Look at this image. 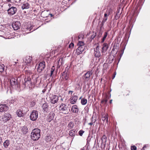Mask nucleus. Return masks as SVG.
<instances>
[{"mask_svg": "<svg viewBox=\"0 0 150 150\" xmlns=\"http://www.w3.org/2000/svg\"><path fill=\"white\" fill-rule=\"evenodd\" d=\"M59 110L64 114L67 113V108L65 104L62 103L59 107Z\"/></svg>", "mask_w": 150, "mask_h": 150, "instance_id": "6e6552de", "label": "nucleus"}, {"mask_svg": "<svg viewBox=\"0 0 150 150\" xmlns=\"http://www.w3.org/2000/svg\"><path fill=\"white\" fill-rule=\"evenodd\" d=\"M29 4L28 3H25L23 4L22 6V8L23 9H27L29 8Z\"/></svg>", "mask_w": 150, "mask_h": 150, "instance_id": "a878e982", "label": "nucleus"}, {"mask_svg": "<svg viewBox=\"0 0 150 150\" xmlns=\"http://www.w3.org/2000/svg\"><path fill=\"white\" fill-rule=\"evenodd\" d=\"M71 110L74 113H77L79 111V109L77 105H74L72 107Z\"/></svg>", "mask_w": 150, "mask_h": 150, "instance_id": "a211bd4d", "label": "nucleus"}, {"mask_svg": "<svg viewBox=\"0 0 150 150\" xmlns=\"http://www.w3.org/2000/svg\"><path fill=\"white\" fill-rule=\"evenodd\" d=\"M11 118V116L10 114L9 113H5L2 116V120L4 122H6L7 121L9 120Z\"/></svg>", "mask_w": 150, "mask_h": 150, "instance_id": "f8f14e48", "label": "nucleus"}, {"mask_svg": "<svg viewBox=\"0 0 150 150\" xmlns=\"http://www.w3.org/2000/svg\"><path fill=\"white\" fill-rule=\"evenodd\" d=\"M32 30V31H33V30Z\"/></svg>", "mask_w": 150, "mask_h": 150, "instance_id": "338daca9", "label": "nucleus"}, {"mask_svg": "<svg viewBox=\"0 0 150 150\" xmlns=\"http://www.w3.org/2000/svg\"><path fill=\"white\" fill-rule=\"evenodd\" d=\"M84 132V131H82V130H80L79 132V134L80 136H82Z\"/></svg>", "mask_w": 150, "mask_h": 150, "instance_id": "a19ab883", "label": "nucleus"}, {"mask_svg": "<svg viewBox=\"0 0 150 150\" xmlns=\"http://www.w3.org/2000/svg\"><path fill=\"white\" fill-rule=\"evenodd\" d=\"M87 100L85 98H83L81 99V103L82 105H85L87 103Z\"/></svg>", "mask_w": 150, "mask_h": 150, "instance_id": "c756f323", "label": "nucleus"}, {"mask_svg": "<svg viewBox=\"0 0 150 150\" xmlns=\"http://www.w3.org/2000/svg\"><path fill=\"white\" fill-rule=\"evenodd\" d=\"M11 6V4H8V6L9 7H10Z\"/></svg>", "mask_w": 150, "mask_h": 150, "instance_id": "bf43d9fd", "label": "nucleus"}, {"mask_svg": "<svg viewBox=\"0 0 150 150\" xmlns=\"http://www.w3.org/2000/svg\"><path fill=\"white\" fill-rule=\"evenodd\" d=\"M107 35H108V32H105L104 34V35L103 38H102V40L101 41L102 42H104L105 39L106 38Z\"/></svg>", "mask_w": 150, "mask_h": 150, "instance_id": "2f4dec72", "label": "nucleus"}, {"mask_svg": "<svg viewBox=\"0 0 150 150\" xmlns=\"http://www.w3.org/2000/svg\"><path fill=\"white\" fill-rule=\"evenodd\" d=\"M74 44L71 43L69 45V48H72L74 46Z\"/></svg>", "mask_w": 150, "mask_h": 150, "instance_id": "79ce46f5", "label": "nucleus"}, {"mask_svg": "<svg viewBox=\"0 0 150 150\" xmlns=\"http://www.w3.org/2000/svg\"><path fill=\"white\" fill-rule=\"evenodd\" d=\"M85 46H82V47H78V48H79V49L81 50V51H82L83 52L84 51V50L85 48Z\"/></svg>", "mask_w": 150, "mask_h": 150, "instance_id": "58836bf2", "label": "nucleus"}, {"mask_svg": "<svg viewBox=\"0 0 150 150\" xmlns=\"http://www.w3.org/2000/svg\"><path fill=\"white\" fill-rule=\"evenodd\" d=\"M42 108L44 112H47L49 108L48 104L47 103H43L42 106Z\"/></svg>", "mask_w": 150, "mask_h": 150, "instance_id": "4468645a", "label": "nucleus"}, {"mask_svg": "<svg viewBox=\"0 0 150 150\" xmlns=\"http://www.w3.org/2000/svg\"><path fill=\"white\" fill-rule=\"evenodd\" d=\"M10 82L11 85L13 88H16L20 86V84L18 82L17 79L14 78H11L10 80Z\"/></svg>", "mask_w": 150, "mask_h": 150, "instance_id": "f03ea898", "label": "nucleus"}, {"mask_svg": "<svg viewBox=\"0 0 150 150\" xmlns=\"http://www.w3.org/2000/svg\"><path fill=\"white\" fill-rule=\"evenodd\" d=\"M102 142L105 144H106L107 141V137L105 135H103L101 138Z\"/></svg>", "mask_w": 150, "mask_h": 150, "instance_id": "bb28decb", "label": "nucleus"}, {"mask_svg": "<svg viewBox=\"0 0 150 150\" xmlns=\"http://www.w3.org/2000/svg\"><path fill=\"white\" fill-rule=\"evenodd\" d=\"M116 73L115 72L114 74H113V76H112V79H113L115 77V76L116 75Z\"/></svg>", "mask_w": 150, "mask_h": 150, "instance_id": "8fccbe9b", "label": "nucleus"}, {"mask_svg": "<svg viewBox=\"0 0 150 150\" xmlns=\"http://www.w3.org/2000/svg\"><path fill=\"white\" fill-rule=\"evenodd\" d=\"M38 116V112L35 110L33 111L30 115V118L31 120L32 121L36 120Z\"/></svg>", "mask_w": 150, "mask_h": 150, "instance_id": "423d86ee", "label": "nucleus"}, {"mask_svg": "<svg viewBox=\"0 0 150 150\" xmlns=\"http://www.w3.org/2000/svg\"><path fill=\"white\" fill-rule=\"evenodd\" d=\"M9 144V142L8 140H6L4 143V146L5 147H7Z\"/></svg>", "mask_w": 150, "mask_h": 150, "instance_id": "c85d7f7f", "label": "nucleus"}, {"mask_svg": "<svg viewBox=\"0 0 150 150\" xmlns=\"http://www.w3.org/2000/svg\"><path fill=\"white\" fill-rule=\"evenodd\" d=\"M91 122L94 124L95 123L96 121V120L95 119H94V117L93 116L92 118H91Z\"/></svg>", "mask_w": 150, "mask_h": 150, "instance_id": "4c0bfd02", "label": "nucleus"}, {"mask_svg": "<svg viewBox=\"0 0 150 150\" xmlns=\"http://www.w3.org/2000/svg\"><path fill=\"white\" fill-rule=\"evenodd\" d=\"M79 38H80L79 35L78 36Z\"/></svg>", "mask_w": 150, "mask_h": 150, "instance_id": "e2e57ef3", "label": "nucleus"}, {"mask_svg": "<svg viewBox=\"0 0 150 150\" xmlns=\"http://www.w3.org/2000/svg\"><path fill=\"white\" fill-rule=\"evenodd\" d=\"M12 26L15 30H17L20 28L21 27V23L19 21L13 22L12 23Z\"/></svg>", "mask_w": 150, "mask_h": 150, "instance_id": "9d476101", "label": "nucleus"}, {"mask_svg": "<svg viewBox=\"0 0 150 150\" xmlns=\"http://www.w3.org/2000/svg\"><path fill=\"white\" fill-rule=\"evenodd\" d=\"M25 87H29L31 86L32 81L31 79L25 78L24 79V83Z\"/></svg>", "mask_w": 150, "mask_h": 150, "instance_id": "9b49d317", "label": "nucleus"}, {"mask_svg": "<svg viewBox=\"0 0 150 150\" xmlns=\"http://www.w3.org/2000/svg\"><path fill=\"white\" fill-rule=\"evenodd\" d=\"M25 71V78H30L31 79L33 78V74L30 70H26Z\"/></svg>", "mask_w": 150, "mask_h": 150, "instance_id": "ddd939ff", "label": "nucleus"}, {"mask_svg": "<svg viewBox=\"0 0 150 150\" xmlns=\"http://www.w3.org/2000/svg\"><path fill=\"white\" fill-rule=\"evenodd\" d=\"M16 100H10V103H11L14 104H15V102Z\"/></svg>", "mask_w": 150, "mask_h": 150, "instance_id": "c03bdc74", "label": "nucleus"}, {"mask_svg": "<svg viewBox=\"0 0 150 150\" xmlns=\"http://www.w3.org/2000/svg\"><path fill=\"white\" fill-rule=\"evenodd\" d=\"M96 35V33H93V34L91 36L90 38V40H92L95 37Z\"/></svg>", "mask_w": 150, "mask_h": 150, "instance_id": "c9c22d12", "label": "nucleus"}, {"mask_svg": "<svg viewBox=\"0 0 150 150\" xmlns=\"http://www.w3.org/2000/svg\"><path fill=\"white\" fill-rule=\"evenodd\" d=\"M32 60V57L30 56H27L23 59V62H25L26 65L30 63Z\"/></svg>", "mask_w": 150, "mask_h": 150, "instance_id": "dca6fc26", "label": "nucleus"}, {"mask_svg": "<svg viewBox=\"0 0 150 150\" xmlns=\"http://www.w3.org/2000/svg\"><path fill=\"white\" fill-rule=\"evenodd\" d=\"M115 18L116 19H117L119 18V17H118V15L117 13L116 14L115 16Z\"/></svg>", "mask_w": 150, "mask_h": 150, "instance_id": "09e8293b", "label": "nucleus"}, {"mask_svg": "<svg viewBox=\"0 0 150 150\" xmlns=\"http://www.w3.org/2000/svg\"><path fill=\"white\" fill-rule=\"evenodd\" d=\"M48 12L47 11H43L41 13V16L44 18L45 17H48L47 15V16H45V14H46Z\"/></svg>", "mask_w": 150, "mask_h": 150, "instance_id": "e433bc0d", "label": "nucleus"}, {"mask_svg": "<svg viewBox=\"0 0 150 150\" xmlns=\"http://www.w3.org/2000/svg\"><path fill=\"white\" fill-rule=\"evenodd\" d=\"M92 70H91L88 71L83 75L84 80L85 81H87L90 79V77L93 74Z\"/></svg>", "mask_w": 150, "mask_h": 150, "instance_id": "1a4fd4ad", "label": "nucleus"}, {"mask_svg": "<svg viewBox=\"0 0 150 150\" xmlns=\"http://www.w3.org/2000/svg\"><path fill=\"white\" fill-rule=\"evenodd\" d=\"M107 17H104L103 20V23L105 22L107 20Z\"/></svg>", "mask_w": 150, "mask_h": 150, "instance_id": "a18cd8bd", "label": "nucleus"}, {"mask_svg": "<svg viewBox=\"0 0 150 150\" xmlns=\"http://www.w3.org/2000/svg\"><path fill=\"white\" fill-rule=\"evenodd\" d=\"M10 1H11L10 0H8V2H10Z\"/></svg>", "mask_w": 150, "mask_h": 150, "instance_id": "680f3d73", "label": "nucleus"}, {"mask_svg": "<svg viewBox=\"0 0 150 150\" xmlns=\"http://www.w3.org/2000/svg\"><path fill=\"white\" fill-rule=\"evenodd\" d=\"M99 48L98 45L97 46L96 48L94 49V54L96 57H99L100 56V53L99 51Z\"/></svg>", "mask_w": 150, "mask_h": 150, "instance_id": "2eb2a0df", "label": "nucleus"}, {"mask_svg": "<svg viewBox=\"0 0 150 150\" xmlns=\"http://www.w3.org/2000/svg\"><path fill=\"white\" fill-rule=\"evenodd\" d=\"M94 124L93 123L91 122L90 123H89L88 124L89 125H90L91 126L92 125H93Z\"/></svg>", "mask_w": 150, "mask_h": 150, "instance_id": "603ef678", "label": "nucleus"}, {"mask_svg": "<svg viewBox=\"0 0 150 150\" xmlns=\"http://www.w3.org/2000/svg\"><path fill=\"white\" fill-rule=\"evenodd\" d=\"M4 65L0 63V72H2L4 70Z\"/></svg>", "mask_w": 150, "mask_h": 150, "instance_id": "cd10ccee", "label": "nucleus"}, {"mask_svg": "<svg viewBox=\"0 0 150 150\" xmlns=\"http://www.w3.org/2000/svg\"><path fill=\"white\" fill-rule=\"evenodd\" d=\"M108 16V15L107 13H105L104 15V17H107Z\"/></svg>", "mask_w": 150, "mask_h": 150, "instance_id": "3c124183", "label": "nucleus"}, {"mask_svg": "<svg viewBox=\"0 0 150 150\" xmlns=\"http://www.w3.org/2000/svg\"><path fill=\"white\" fill-rule=\"evenodd\" d=\"M77 131L75 129L71 130L69 132V134L70 136L73 137L74 136L76 133Z\"/></svg>", "mask_w": 150, "mask_h": 150, "instance_id": "b1692460", "label": "nucleus"}, {"mask_svg": "<svg viewBox=\"0 0 150 150\" xmlns=\"http://www.w3.org/2000/svg\"><path fill=\"white\" fill-rule=\"evenodd\" d=\"M74 124L73 122H70L67 125V129L68 130L71 129L74 127Z\"/></svg>", "mask_w": 150, "mask_h": 150, "instance_id": "393cba45", "label": "nucleus"}, {"mask_svg": "<svg viewBox=\"0 0 150 150\" xmlns=\"http://www.w3.org/2000/svg\"><path fill=\"white\" fill-rule=\"evenodd\" d=\"M50 15H51V17L52 16V14H50Z\"/></svg>", "mask_w": 150, "mask_h": 150, "instance_id": "052dcab7", "label": "nucleus"}, {"mask_svg": "<svg viewBox=\"0 0 150 150\" xmlns=\"http://www.w3.org/2000/svg\"><path fill=\"white\" fill-rule=\"evenodd\" d=\"M108 48V44L107 43H105L103 45L102 47V52H103L104 51H106Z\"/></svg>", "mask_w": 150, "mask_h": 150, "instance_id": "5701e85b", "label": "nucleus"}, {"mask_svg": "<svg viewBox=\"0 0 150 150\" xmlns=\"http://www.w3.org/2000/svg\"><path fill=\"white\" fill-rule=\"evenodd\" d=\"M22 110H17L16 114L17 116L19 117H21L23 116L24 113H25L28 111V108L24 107L22 108Z\"/></svg>", "mask_w": 150, "mask_h": 150, "instance_id": "39448f33", "label": "nucleus"}, {"mask_svg": "<svg viewBox=\"0 0 150 150\" xmlns=\"http://www.w3.org/2000/svg\"><path fill=\"white\" fill-rule=\"evenodd\" d=\"M108 101V100L106 99H103L101 102V103L104 102L106 104Z\"/></svg>", "mask_w": 150, "mask_h": 150, "instance_id": "37998d69", "label": "nucleus"}, {"mask_svg": "<svg viewBox=\"0 0 150 150\" xmlns=\"http://www.w3.org/2000/svg\"><path fill=\"white\" fill-rule=\"evenodd\" d=\"M21 132L23 134H25L28 132V129L27 127L23 126L21 128Z\"/></svg>", "mask_w": 150, "mask_h": 150, "instance_id": "4be33fe9", "label": "nucleus"}, {"mask_svg": "<svg viewBox=\"0 0 150 150\" xmlns=\"http://www.w3.org/2000/svg\"><path fill=\"white\" fill-rule=\"evenodd\" d=\"M55 68L54 66L52 67L50 70V76L52 77Z\"/></svg>", "mask_w": 150, "mask_h": 150, "instance_id": "72a5a7b5", "label": "nucleus"}, {"mask_svg": "<svg viewBox=\"0 0 150 150\" xmlns=\"http://www.w3.org/2000/svg\"><path fill=\"white\" fill-rule=\"evenodd\" d=\"M110 10H109V11H107L106 12L108 14V15H109L110 14Z\"/></svg>", "mask_w": 150, "mask_h": 150, "instance_id": "de8ad7c7", "label": "nucleus"}, {"mask_svg": "<svg viewBox=\"0 0 150 150\" xmlns=\"http://www.w3.org/2000/svg\"><path fill=\"white\" fill-rule=\"evenodd\" d=\"M40 130L38 128L33 129L31 134V139L34 141L38 140L40 136Z\"/></svg>", "mask_w": 150, "mask_h": 150, "instance_id": "f257e3e1", "label": "nucleus"}, {"mask_svg": "<svg viewBox=\"0 0 150 150\" xmlns=\"http://www.w3.org/2000/svg\"><path fill=\"white\" fill-rule=\"evenodd\" d=\"M33 28V27L32 25V26H30V27L28 28H27V29H29V31H30Z\"/></svg>", "mask_w": 150, "mask_h": 150, "instance_id": "49530a36", "label": "nucleus"}, {"mask_svg": "<svg viewBox=\"0 0 150 150\" xmlns=\"http://www.w3.org/2000/svg\"><path fill=\"white\" fill-rule=\"evenodd\" d=\"M131 150H136L137 147L135 146H131Z\"/></svg>", "mask_w": 150, "mask_h": 150, "instance_id": "ea45409f", "label": "nucleus"}, {"mask_svg": "<svg viewBox=\"0 0 150 150\" xmlns=\"http://www.w3.org/2000/svg\"><path fill=\"white\" fill-rule=\"evenodd\" d=\"M73 92V91H69V93H71V94H72V93Z\"/></svg>", "mask_w": 150, "mask_h": 150, "instance_id": "864d4df0", "label": "nucleus"}, {"mask_svg": "<svg viewBox=\"0 0 150 150\" xmlns=\"http://www.w3.org/2000/svg\"><path fill=\"white\" fill-rule=\"evenodd\" d=\"M52 139L51 135H49L46 137V140L47 142H49L51 141Z\"/></svg>", "mask_w": 150, "mask_h": 150, "instance_id": "7c9ffc66", "label": "nucleus"}, {"mask_svg": "<svg viewBox=\"0 0 150 150\" xmlns=\"http://www.w3.org/2000/svg\"><path fill=\"white\" fill-rule=\"evenodd\" d=\"M62 78L65 80H68L69 76V73L68 71H65L62 73Z\"/></svg>", "mask_w": 150, "mask_h": 150, "instance_id": "aec40b11", "label": "nucleus"}, {"mask_svg": "<svg viewBox=\"0 0 150 150\" xmlns=\"http://www.w3.org/2000/svg\"><path fill=\"white\" fill-rule=\"evenodd\" d=\"M146 145H145L144 146H143L142 148V150L143 149L144 150V149L145 147H146Z\"/></svg>", "mask_w": 150, "mask_h": 150, "instance_id": "4d7b16f0", "label": "nucleus"}, {"mask_svg": "<svg viewBox=\"0 0 150 150\" xmlns=\"http://www.w3.org/2000/svg\"><path fill=\"white\" fill-rule=\"evenodd\" d=\"M84 42L83 41H79L77 44V45L78 47H82L85 46L84 45Z\"/></svg>", "mask_w": 150, "mask_h": 150, "instance_id": "473e14b6", "label": "nucleus"}, {"mask_svg": "<svg viewBox=\"0 0 150 150\" xmlns=\"http://www.w3.org/2000/svg\"><path fill=\"white\" fill-rule=\"evenodd\" d=\"M83 52L80 50L78 48L76 50V54L78 55L81 54Z\"/></svg>", "mask_w": 150, "mask_h": 150, "instance_id": "f704fd0d", "label": "nucleus"}, {"mask_svg": "<svg viewBox=\"0 0 150 150\" xmlns=\"http://www.w3.org/2000/svg\"><path fill=\"white\" fill-rule=\"evenodd\" d=\"M122 54H121V55H120V57H121V56H122Z\"/></svg>", "mask_w": 150, "mask_h": 150, "instance_id": "69168bd1", "label": "nucleus"}, {"mask_svg": "<svg viewBox=\"0 0 150 150\" xmlns=\"http://www.w3.org/2000/svg\"><path fill=\"white\" fill-rule=\"evenodd\" d=\"M2 138L1 137H0V144H1V142H2Z\"/></svg>", "mask_w": 150, "mask_h": 150, "instance_id": "6e6d98bb", "label": "nucleus"}, {"mask_svg": "<svg viewBox=\"0 0 150 150\" xmlns=\"http://www.w3.org/2000/svg\"><path fill=\"white\" fill-rule=\"evenodd\" d=\"M60 59H59V61H60Z\"/></svg>", "mask_w": 150, "mask_h": 150, "instance_id": "774afa93", "label": "nucleus"}, {"mask_svg": "<svg viewBox=\"0 0 150 150\" xmlns=\"http://www.w3.org/2000/svg\"><path fill=\"white\" fill-rule=\"evenodd\" d=\"M105 23V22L103 23V21H102L101 24V25H102V26H103L104 25V23Z\"/></svg>", "mask_w": 150, "mask_h": 150, "instance_id": "5fc2aeb1", "label": "nucleus"}, {"mask_svg": "<svg viewBox=\"0 0 150 150\" xmlns=\"http://www.w3.org/2000/svg\"><path fill=\"white\" fill-rule=\"evenodd\" d=\"M17 11V8L15 7L11 6L7 10L8 14L10 16L15 14Z\"/></svg>", "mask_w": 150, "mask_h": 150, "instance_id": "0eeeda50", "label": "nucleus"}, {"mask_svg": "<svg viewBox=\"0 0 150 150\" xmlns=\"http://www.w3.org/2000/svg\"><path fill=\"white\" fill-rule=\"evenodd\" d=\"M38 72L40 73L45 69V62L44 61L42 62L36 66Z\"/></svg>", "mask_w": 150, "mask_h": 150, "instance_id": "7ed1b4c3", "label": "nucleus"}, {"mask_svg": "<svg viewBox=\"0 0 150 150\" xmlns=\"http://www.w3.org/2000/svg\"><path fill=\"white\" fill-rule=\"evenodd\" d=\"M81 97L79 99H81Z\"/></svg>", "mask_w": 150, "mask_h": 150, "instance_id": "0e129e2a", "label": "nucleus"}, {"mask_svg": "<svg viewBox=\"0 0 150 150\" xmlns=\"http://www.w3.org/2000/svg\"><path fill=\"white\" fill-rule=\"evenodd\" d=\"M49 98L50 103L53 104L57 103L58 100V96L55 95L50 94Z\"/></svg>", "mask_w": 150, "mask_h": 150, "instance_id": "20e7f679", "label": "nucleus"}, {"mask_svg": "<svg viewBox=\"0 0 150 150\" xmlns=\"http://www.w3.org/2000/svg\"><path fill=\"white\" fill-rule=\"evenodd\" d=\"M78 97L76 95H74L71 97L70 98V101L71 103L75 104L77 101Z\"/></svg>", "mask_w": 150, "mask_h": 150, "instance_id": "6ab92c4d", "label": "nucleus"}, {"mask_svg": "<svg viewBox=\"0 0 150 150\" xmlns=\"http://www.w3.org/2000/svg\"><path fill=\"white\" fill-rule=\"evenodd\" d=\"M8 109V107L5 104L0 105V112L7 111Z\"/></svg>", "mask_w": 150, "mask_h": 150, "instance_id": "f3484780", "label": "nucleus"}, {"mask_svg": "<svg viewBox=\"0 0 150 150\" xmlns=\"http://www.w3.org/2000/svg\"><path fill=\"white\" fill-rule=\"evenodd\" d=\"M102 120L104 121H105L107 123L108 122V115L107 114L103 113L101 116Z\"/></svg>", "mask_w": 150, "mask_h": 150, "instance_id": "412c9836", "label": "nucleus"}, {"mask_svg": "<svg viewBox=\"0 0 150 150\" xmlns=\"http://www.w3.org/2000/svg\"><path fill=\"white\" fill-rule=\"evenodd\" d=\"M112 100H110V104L112 103Z\"/></svg>", "mask_w": 150, "mask_h": 150, "instance_id": "13d9d810", "label": "nucleus"}]
</instances>
